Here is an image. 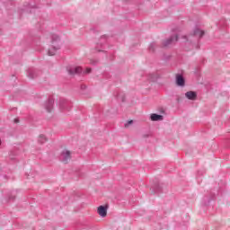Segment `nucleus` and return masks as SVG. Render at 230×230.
Listing matches in <instances>:
<instances>
[{
  "instance_id": "nucleus-4",
  "label": "nucleus",
  "mask_w": 230,
  "mask_h": 230,
  "mask_svg": "<svg viewBox=\"0 0 230 230\" xmlns=\"http://www.w3.org/2000/svg\"><path fill=\"white\" fill-rule=\"evenodd\" d=\"M81 71H82V67L76 66V67L68 69V74L69 75H78Z\"/></svg>"
},
{
  "instance_id": "nucleus-1",
  "label": "nucleus",
  "mask_w": 230,
  "mask_h": 230,
  "mask_svg": "<svg viewBox=\"0 0 230 230\" xmlns=\"http://www.w3.org/2000/svg\"><path fill=\"white\" fill-rule=\"evenodd\" d=\"M61 157L63 159V162L67 164L68 162L71 161V151L64 149L61 153Z\"/></svg>"
},
{
  "instance_id": "nucleus-13",
  "label": "nucleus",
  "mask_w": 230,
  "mask_h": 230,
  "mask_svg": "<svg viewBox=\"0 0 230 230\" xmlns=\"http://www.w3.org/2000/svg\"><path fill=\"white\" fill-rule=\"evenodd\" d=\"M51 105H53V102H49V107H51Z\"/></svg>"
},
{
  "instance_id": "nucleus-9",
  "label": "nucleus",
  "mask_w": 230,
  "mask_h": 230,
  "mask_svg": "<svg viewBox=\"0 0 230 230\" xmlns=\"http://www.w3.org/2000/svg\"><path fill=\"white\" fill-rule=\"evenodd\" d=\"M60 48H57V49H49V57H53L54 55H56L57 54V49H59Z\"/></svg>"
},
{
  "instance_id": "nucleus-8",
  "label": "nucleus",
  "mask_w": 230,
  "mask_h": 230,
  "mask_svg": "<svg viewBox=\"0 0 230 230\" xmlns=\"http://www.w3.org/2000/svg\"><path fill=\"white\" fill-rule=\"evenodd\" d=\"M194 35L196 37H202V35H204V32L202 31H200L199 29H196L194 31Z\"/></svg>"
},
{
  "instance_id": "nucleus-12",
  "label": "nucleus",
  "mask_w": 230,
  "mask_h": 230,
  "mask_svg": "<svg viewBox=\"0 0 230 230\" xmlns=\"http://www.w3.org/2000/svg\"><path fill=\"white\" fill-rule=\"evenodd\" d=\"M86 74H89L91 73V68H86V71H85Z\"/></svg>"
},
{
  "instance_id": "nucleus-6",
  "label": "nucleus",
  "mask_w": 230,
  "mask_h": 230,
  "mask_svg": "<svg viewBox=\"0 0 230 230\" xmlns=\"http://www.w3.org/2000/svg\"><path fill=\"white\" fill-rule=\"evenodd\" d=\"M98 213L100 217H107V208L103 206L98 208Z\"/></svg>"
},
{
  "instance_id": "nucleus-11",
  "label": "nucleus",
  "mask_w": 230,
  "mask_h": 230,
  "mask_svg": "<svg viewBox=\"0 0 230 230\" xmlns=\"http://www.w3.org/2000/svg\"><path fill=\"white\" fill-rule=\"evenodd\" d=\"M132 123H134L133 120H128V121L125 124L126 128H128V127H130V125H132Z\"/></svg>"
},
{
  "instance_id": "nucleus-3",
  "label": "nucleus",
  "mask_w": 230,
  "mask_h": 230,
  "mask_svg": "<svg viewBox=\"0 0 230 230\" xmlns=\"http://www.w3.org/2000/svg\"><path fill=\"white\" fill-rule=\"evenodd\" d=\"M186 98L188 100H197V93L190 91L185 93Z\"/></svg>"
},
{
  "instance_id": "nucleus-5",
  "label": "nucleus",
  "mask_w": 230,
  "mask_h": 230,
  "mask_svg": "<svg viewBox=\"0 0 230 230\" xmlns=\"http://www.w3.org/2000/svg\"><path fill=\"white\" fill-rule=\"evenodd\" d=\"M176 84H177V85L183 87V85L185 84L184 77H182V75H176Z\"/></svg>"
},
{
  "instance_id": "nucleus-14",
  "label": "nucleus",
  "mask_w": 230,
  "mask_h": 230,
  "mask_svg": "<svg viewBox=\"0 0 230 230\" xmlns=\"http://www.w3.org/2000/svg\"><path fill=\"white\" fill-rule=\"evenodd\" d=\"M0 145H1V140H0Z\"/></svg>"
},
{
  "instance_id": "nucleus-2",
  "label": "nucleus",
  "mask_w": 230,
  "mask_h": 230,
  "mask_svg": "<svg viewBox=\"0 0 230 230\" xmlns=\"http://www.w3.org/2000/svg\"><path fill=\"white\" fill-rule=\"evenodd\" d=\"M179 36L177 35L172 36L170 39L164 40L163 45L166 48L171 44H173V42H177Z\"/></svg>"
},
{
  "instance_id": "nucleus-7",
  "label": "nucleus",
  "mask_w": 230,
  "mask_h": 230,
  "mask_svg": "<svg viewBox=\"0 0 230 230\" xmlns=\"http://www.w3.org/2000/svg\"><path fill=\"white\" fill-rule=\"evenodd\" d=\"M151 121H163V116L153 113L151 114Z\"/></svg>"
},
{
  "instance_id": "nucleus-10",
  "label": "nucleus",
  "mask_w": 230,
  "mask_h": 230,
  "mask_svg": "<svg viewBox=\"0 0 230 230\" xmlns=\"http://www.w3.org/2000/svg\"><path fill=\"white\" fill-rule=\"evenodd\" d=\"M39 143H46V141H48V138H46V137L44 135H40L39 136V139H38Z\"/></svg>"
}]
</instances>
